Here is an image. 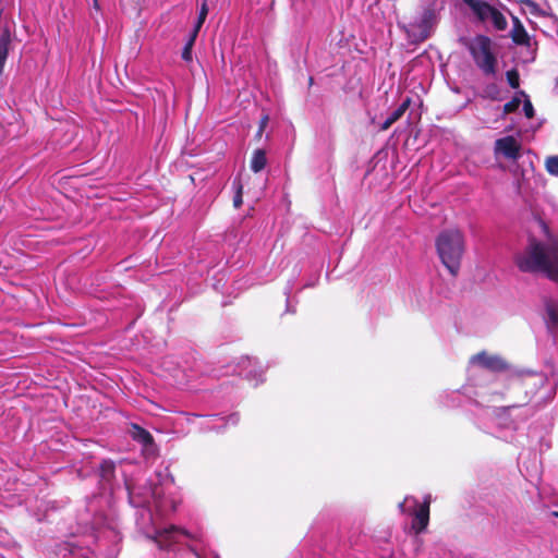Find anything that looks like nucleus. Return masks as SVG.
<instances>
[{
    "label": "nucleus",
    "mask_w": 558,
    "mask_h": 558,
    "mask_svg": "<svg viewBox=\"0 0 558 558\" xmlns=\"http://www.w3.org/2000/svg\"><path fill=\"white\" fill-rule=\"evenodd\" d=\"M161 476V472L156 473L157 482L151 478L124 477L129 504L137 509L136 526L143 535L153 539L160 550L166 551L168 558H201L191 545L193 536L189 531L175 525L161 527L157 523V518L175 512L181 502L179 498L165 494Z\"/></svg>",
    "instance_id": "f257e3e1"
},
{
    "label": "nucleus",
    "mask_w": 558,
    "mask_h": 558,
    "mask_svg": "<svg viewBox=\"0 0 558 558\" xmlns=\"http://www.w3.org/2000/svg\"><path fill=\"white\" fill-rule=\"evenodd\" d=\"M539 226L546 241L530 238L523 252L515 256V264L522 272L542 274L558 282V235L550 233L544 220H539ZM543 320L547 332L556 343L558 338V300L551 298L544 300Z\"/></svg>",
    "instance_id": "f03ea898"
},
{
    "label": "nucleus",
    "mask_w": 558,
    "mask_h": 558,
    "mask_svg": "<svg viewBox=\"0 0 558 558\" xmlns=\"http://www.w3.org/2000/svg\"><path fill=\"white\" fill-rule=\"evenodd\" d=\"M438 257L450 275L456 277L460 270L465 251V241L458 229L442 230L435 240Z\"/></svg>",
    "instance_id": "7ed1b4c3"
},
{
    "label": "nucleus",
    "mask_w": 558,
    "mask_h": 558,
    "mask_svg": "<svg viewBox=\"0 0 558 558\" xmlns=\"http://www.w3.org/2000/svg\"><path fill=\"white\" fill-rule=\"evenodd\" d=\"M521 405L511 404L507 407L493 408L485 407L478 402L474 403V423L475 425L487 434H497V427H507L514 429V422L510 418L511 411L519 409Z\"/></svg>",
    "instance_id": "20e7f679"
},
{
    "label": "nucleus",
    "mask_w": 558,
    "mask_h": 558,
    "mask_svg": "<svg viewBox=\"0 0 558 558\" xmlns=\"http://www.w3.org/2000/svg\"><path fill=\"white\" fill-rule=\"evenodd\" d=\"M465 47L478 70L487 77H495L498 61L493 40L487 35L477 34L468 40Z\"/></svg>",
    "instance_id": "39448f33"
},
{
    "label": "nucleus",
    "mask_w": 558,
    "mask_h": 558,
    "mask_svg": "<svg viewBox=\"0 0 558 558\" xmlns=\"http://www.w3.org/2000/svg\"><path fill=\"white\" fill-rule=\"evenodd\" d=\"M430 499V495H426L421 504L415 497L407 496L403 501L398 505L401 513L413 517L412 529L416 533H422L428 525Z\"/></svg>",
    "instance_id": "423d86ee"
},
{
    "label": "nucleus",
    "mask_w": 558,
    "mask_h": 558,
    "mask_svg": "<svg viewBox=\"0 0 558 558\" xmlns=\"http://www.w3.org/2000/svg\"><path fill=\"white\" fill-rule=\"evenodd\" d=\"M438 17L430 11H422L418 19L410 23L407 28L408 37L413 43H422L430 37Z\"/></svg>",
    "instance_id": "0eeeda50"
},
{
    "label": "nucleus",
    "mask_w": 558,
    "mask_h": 558,
    "mask_svg": "<svg viewBox=\"0 0 558 558\" xmlns=\"http://www.w3.org/2000/svg\"><path fill=\"white\" fill-rule=\"evenodd\" d=\"M90 553L89 548L85 546V543L76 539L75 534H71V537L64 542L56 543L48 551V558H68L69 556L88 558Z\"/></svg>",
    "instance_id": "6e6552de"
},
{
    "label": "nucleus",
    "mask_w": 558,
    "mask_h": 558,
    "mask_svg": "<svg viewBox=\"0 0 558 558\" xmlns=\"http://www.w3.org/2000/svg\"><path fill=\"white\" fill-rule=\"evenodd\" d=\"M207 14H208V7H207L206 1H204L199 8L197 20L194 23L193 29L190 32V34L186 38V41L184 44V47L182 49V52H181V58L185 62H191L193 59V56H192L193 47L195 45L198 33L207 17Z\"/></svg>",
    "instance_id": "1a4fd4ad"
},
{
    "label": "nucleus",
    "mask_w": 558,
    "mask_h": 558,
    "mask_svg": "<svg viewBox=\"0 0 558 558\" xmlns=\"http://www.w3.org/2000/svg\"><path fill=\"white\" fill-rule=\"evenodd\" d=\"M471 363L493 373L509 372L510 365L499 355L480 352L471 357Z\"/></svg>",
    "instance_id": "9d476101"
},
{
    "label": "nucleus",
    "mask_w": 558,
    "mask_h": 558,
    "mask_svg": "<svg viewBox=\"0 0 558 558\" xmlns=\"http://www.w3.org/2000/svg\"><path fill=\"white\" fill-rule=\"evenodd\" d=\"M239 421L240 416L238 413H231L228 416H221L220 414L206 415L204 416V421L201 423V429L204 432H220L229 425H236Z\"/></svg>",
    "instance_id": "9b49d317"
},
{
    "label": "nucleus",
    "mask_w": 558,
    "mask_h": 558,
    "mask_svg": "<svg viewBox=\"0 0 558 558\" xmlns=\"http://www.w3.org/2000/svg\"><path fill=\"white\" fill-rule=\"evenodd\" d=\"M116 462L111 459H104L98 468V476L101 488L110 496L114 495Z\"/></svg>",
    "instance_id": "f8f14e48"
},
{
    "label": "nucleus",
    "mask_w": 558,
    "mask_h": 558,
    "mask_svg": "<svg viewBox=\"0 0 558 558\" xmlns=\"http://www.w3.org/2000/svg\"><path fill=\"white\" fill-rule=\"evenodd\" d=\"M495 154L517 160L520 157V145L512 135H507L495 142Z\"/></svg>",
    "instance_id": "ddd939ff"
},
{
    "label": "nucleus",
    "mask_w": 558,
    "mask_h": 558,
    "mask_svg": "<svg viewBox=\"0 0 558 558\" xmlns=\"http://www.w3.org/2000/svg\"><path fill=\"white\" fill-rule=\"evenodd\" d=\"M462 2L471 10L474 23L482 25L488 24V15L492 13L490 3L485 0H462Z\"/></svg>",
    "instance_id": "4468645a"
},
{
    "label": "nucleus",
    "mask_w": 558,
    "mask_h": 558,
    "mask_svg": "<svg viewBox=\"0 0 558 558\" xmlns=\"http://www.w3.org/2000/svg\"><path fill=\"white\" fill-rule=\"evenodd\" d=\"M128 434L134 441L141 444L144 447H150L154 445V437L151 434L136 423L130 424Z\"/></svg>",
    "instance_id": "2eb2a0df"
},
{
    "label": "nucleus",
    "mask_w": 558,
    "mask_h": 558,
    "mask_svg": "<svg viewBox=\"0 0 558 558\" xmlns=\"http://www.w3.org/2000/svg\"><path fill=\"white\" fill-rule=\"evenodd\" d=\"M11 44V33L8 27H4L0 34V73H3L4 65L9 56Z\"/></svg>",
    "instance_id": "dca6fc26"
},
{
    "label": "nucleus",
    "mask_w": 558,
    "mask_h": 558,
    "mask_svg": "<svg viewBox=\"0 0 558 558\" xmlns=\"http://www.w3.org/2000/svg\"><path fill=\"white\" fill-rule=\"evenodd\" d=\"M489 15H488V23L492 24L493 28L498 32H502L508 27V22L504 13L492 4Z\"/></svg>",
    "instance_id": "f3484780"
},
{
    "label": "nucleus",
    "mask_w": 558,
    "mask_h": 558,
    "mask_svg": "<svg viewBox=\"0 0 558 558\" xmlns=\"http://www.w3.org/2000/svg\"><path fill=\"white\" fill-rule=\"evenodd\" d=\"M510 36L517 45H524L529 43V35L520 20L515 16H513V26L510 32Z\"/></svg>",
    "instance_id": "a211bd4d"
},
{
    "label": "nucleus",
    "mask_w": 558,
    "mask_h": 558,
    "mask_svg": "<svg viewBox=\"0 0 558 558\" xmlns=\"http://www.w3.org/2000/svg\"><path fill=\"white\" fill-rule=\"evenodd\" d=\"M267 165L266 151L263 148H257L253 151L250 168L254 173H258L265 169Z\"/></svg>",
    "instance_id": "6ab92c4d"
},
{
    "label": "nucleus",
    "mask_w": 558,
    "mask_h": 558,
    "mask_svg": "<svg viewBox=\"0 0 558 558\" xmlns=\"http://www.w3.org/2000/svg\"><path fill=\"white\" fill-rule=\"evenodd\" d=\"M301 271H302V269L299 268L298 266H295L293 269L292 278L288 280V282L284 287L283 293L287 296V307H286L287 313H295V308L291 304L290 296H291V293L294 289L296 279L300 276Z\"/></svg>",
    "instance_id": "aec40b11"
},
{
    "label": "nucleus",
    "mask_w": 558,
    "mask_h": 558,
    "mask_svg": "<svg viewBox=\"0 0 558 558\" xmlns=\"http://www.w3.org/2000/svg\"><path fill=\"white\" fill-rule=\"evenodd\" d=\"M232 189L234 191V196H233V206L235 208H240V206L242 205L243 203V185H242V182L240 179L235 178L233 181H232Z\"/></svg>",
    "instance_id": "412c9836"
},
{
    "label": "nucleus",
    "mask_w": 558,
    "mask_h": 558,
    "mask_svg": "<svg viewBox=\"0 0 558 558\" xmlns=\"http://www.w3.org/2000/svg\"><path fill=\"white\" fill-rule=\"evenodd\" d=\"M410 104H411V98L410 97H407L400 105L398 108H396L389 116L388 118L395 123L397 122L403 114L404 112L408 110V108L410 107Z\"/></svg>",
    "instance_id": "4be33fe9"
},
{
    "label": "nucleus",
    "mask_w": 558,
    "mask_h": 558,
    "mask_svg": "<svg viewBox=\"0 0 558 558\" xmlns=\"http://www.w3.org/2000/svg\"><path fill=\"white\" fill-rule=\"evenodd\" d=\"M440 398H441V403L445 407L453 408L460 403V401H459L460 395L458 391L446 392V393L441 395Z\"/></svg>",
    "instance_id": "5701e85b"
},
{
    "label": "nucleus",
    "mask_w": 558,
    "mask_h": 558,
    "mask_svg": "<svg viewBox=\"0 0 558 558\" xmlns=\"http://www.w3.org/2000/svg\"><path fill=\"white\" fill-rule=\"evenodd\" d=\"M500 95L499 87L495 83H489L483 88V97L492 100H498Z\"/></svg>",
    "instance_id": "b1692460"
},
{
    "label": "nucleus",
    "mask_w": 558,
    "mask_h": 558,
    "mask_svg": "<svg viewBox=\"0 0 558 558\" xmlns=\"http://www.w3.org/2000/svg\"><path fill=\"white\" fill-rule=\"evenodd\" d=\"M444 9V2L438 4V0H423V10L430 11L438 17L439 12Z\"/></svg>",
    "instance_id": "393cba45"
},
{
    "label": "nucleus",
    "mask_w": 558,
    "mask_h": 558,
    "mask_svg": "<svg viewBox=\"0 0 558 558\" xmlns=\"http://www.w3.org/2000/svg\"><path fill=\"white\" fill-rule=\"evenodd\" d=\"M545 166L548 173L558 175V156L547 157Z\"/></svg>",
    "instance_id": "a878e982"
},
{
    "label": "nucleus",
    "mask_w": 558,
    "mask_h": 558,
    "mask_svg": "<svg viewBox=\"0 0 558 558\" xmlns=\"http://www.w3.org/2000/svg\"><path fill=\"white\" fill-rule=\"evenodd\" d=\"M506 77L511 88H518L520 85V76L517 70L507 71Z\"/></svg>",
    "instance_id": "bb28decb"
},
{
    "label": "nucleus",
    "mask_w": 558,
    "mask_h": 558,
    "mask_svg": "<svg viewBox=\"0 0 558 558\" xmlns=\"http://www.w3.org/2000/svg\"><path fill=\"white\" fill-rule=\"evenodd\" d=\"M521 95L524 96V101H523V112H524V116L527 118V119H532L534 117V107L529 98L527 95H525L524 92H520Z\"/></svg>",
    "instance_id": "cd10ccee"
},
{
    "label": "nucleus",
    "mask_w": 558,
    "mask_h": 558,
    "mask_svg": "<svg viewBox=\"0 0 558 558\" xmlns=\"http://www.w3.org/2000/svg\"><path fill=\"white\" fill-rule=\"evenodd\" d=\"M521 105V99L519 97H513L510 101L505 104L504 106V114H508L514 112L519 109Z\"/></svg>",
    "instance_id": "c85d7f7f"
},
{
    "label": "nucleus",
    "mask_w": 558,
    "mask_h": 558,
    "mask_svg": "<svg viewBox=\"0 0 558 558\" xmlns=\"http://www.w3.org/2000/svg\"><path fill=\"white\" fill-rule=\"evenodd\" d=\"M319 280V272H315L313 276H311V278L303 284V287L301 288L302 289H305V288H313L317 284Z\"/></svg>",
    "instance_id": "c756f323"
},
{
    "label": "nucleus",
    "mask_w": 558,
    "mask_h": 558,
    "mask_svg": "<svg viewBox=\"0 0 558 558\" xmlns=\"http://www.w3.org/2000/svg\"><path fill=\"white\" fill-rule=\"evenodd\" d=\"M247 378H248L250 380L255 379V380H256V381H255V386H257L259 383H263V381H264V378H263V372H262V371H259L258 373H257V372H255V371H254V372H253V371H251V372L247 374Z\"/></svg>",
    "instance_id": "7c9ffc66"
},
{
    "label": "nucleus",
    "mask_w": 558,
    "mask_h": 558,
    "mask_svg": "<svg viewBox=\"0 0 558 558\" xmlns=\"http://www.w3.org/2000/svg\"><path fill=\"white\" fill-rule=\"evenodd\" d=\"M98 501V497L97 496H93L90 499H88L87 501V511H93L94 509V505Z\"/></svg>",
    "instance_id": "2f4dec72"
},
{
    "label": "nucleus",
    "mask_w": 558,
    "mask_h": 558,
    "mask_svg": "<svg viewBox=\"0 0 558 558\" xmlns=\"http://www.w3.org/2000/svg\"><path fill=\"white\" fill-rule=\"evenodd\" d=\"M393 124V122L387 117L386 120L381 123L380 125V130L381 131H386L388 130L391 125Z\"/></svg>",
    "instance_id": "473e14b6"
},
{
    "label": "nucleus",
    "mask_w": 558,
    "mask_h": 558,
    "mask_svg": "<svg viewBox=\"0 0 558 558\" xmlns=\"http://www.w3.org/2000/svg\"><path fill=\"white\" fill-rule=\"evenodd\" d=\"M550 380H551L554 386H558V371L557 372H554V371L551 372Z\"/></svg>",
    "instance_id": "72a5a7b5"
},
{
    "label": "nucleus",
    "mask_w": 558,
    "mask_h": 558,
    "mask_svg": "<svg viewBox=\"0 0 558 558\" xmlns=\"http://www.w3.org/2000/svg\"><path fill=\"white\" fill-rule=\"evenodd\" d=\"M92 529H93L94 532H98V530H99V522H98V519L96 517H95V519L92 522Z\"/></svg>",
    "instance_id": "f704fd0d"
},
{
    "label": "nucleus",
    "mask_w": 558,
    "mask_h": 558,
    "mask_svg": "<svg viewBox=\"0 0 558 558\" xmlns=\"http://www.w3.org/2000/svg\"><path fill=\"white\" fill-rule=\"evenodd\" d=\"M165 471H166V472H168V469H166ZM165 480H166V481H169L171 484L174 482L173 476H172L171 474H169V473H167V474L165 475Z\"/></svg>",
    "instance_id": "c9c22d12"
},
{
    "label": "nucleus",
    "mask_w": 558,
    "mask_h": 558,
    "mask_svg": "<svg viewBox=\"0 0 558 558\" xmlns=\"http://www.w3.org/2000/svg\"><path fill=\"white\" fill-rule=\"evenodd\" d=\"M268 121V117L265 116L262 120H260V130L264 128V125L267 123Z\"/></svg>",
    "instance_id": "e433bc0d"
},
{
    "label": "nucleus",
    "mask_w": 558,
    "mask_h": 558,
    "mask_svg": "<svg viewBox=\"0 0 558 558\" xmlns=\"http://www.w3.org/2000/svg\"><path fill=\"white\" fill-rule=\"evenodd\" d=\"M93 8L96 9V10H99L98 0H93Z\"/></svg>",
    "instance_id": "4c0bfd02"
},
{
    "label": "nucleus",
    "mask_w": 558,
    "mask_h": 558,
    "mask_svg": "<svg viewBox=\"0 0 558 558\" xmlns=\"http://www.w3.org/2000/svg\"><path fill=\"white\" fill-rule=\"evenodd\" d=\"M190 416H191V417H201V415L195 414V413L190 414Z\"/></svg>",
    "instance_id": "58836bf2"
},
{
    "label": "nucleus",
    "mask_w": 558,
    "mask_h": 558,
    "mask_svg": "<svg viewBox=\"0 0 558 558\" xmlns=\"http://www.w3.org/2000/svg\"><path fill=\"white\" fill-rule=\"evenodd\" d=\"M553 514L558 518V511L553 512Z\"/></svg>",
    "instance_id": "ea45409f"
},
{
    "label": "nucleus",
    "mask_w": 558,
    "mask_h": 558,
    "mask_svg": "<svg viewBox=\"0 0 558 558\" xmlns=\"http://www.w3.org/2000/svg\"><path fill=\"white\" fill-rule=\"evenodd\" d=\"M556 83H557V85H558V76H557Z\"/></svg>",
    "instance_id": "a19ab883"
}]
</instances>
